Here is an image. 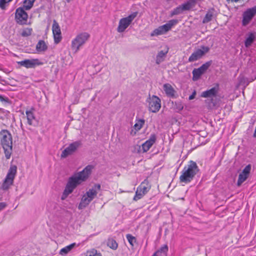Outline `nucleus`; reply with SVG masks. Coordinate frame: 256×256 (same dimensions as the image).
<instances>
[{
	"instance_id": "f257e3e1",
	"label": "nucleus",
	"mask_w": 256,
	"mask_h": 256,
	"mask_svg": "<svg viewBox=\"0 0 256 256\" xmlns=\"http://www.w3.org/2000/svg\"><path fill=\"white\" fill-rule=\"evenodd\" d=\"M93 168L92 166L88 165L82 171L75 174L68 178L62 196V200L66 198L78 185L88 178Z\"/></svg>"
},
{
	"instance_id": "f03ea898",
	"label": "nucleus",
	"mask_w": 256,
	"mask_h": 256,
	"mask_svg": "<svg viewBox=\"0 0 256 256\" xmlns=\"http://www.w3.org/2000/svg\"><path fill=\"white\" fill-rule=\"evenodd\" d=\"M198 170L196 162L190 161L182 170V174L180 177V182L185 184L190 182Z\"/></svg>"
},
{
	"instance_id": "7ed1b4c3",
	"label": "nucleus",
	"mask_w": 256,
	"mask_h": 256,
	"mask_svg": "<svg viewBox=\"0 0 256 256\" xmlns=\"http://www.w3.org/2000/svg\"><path fill=\"white\" fill-rule=\"evenodd\" d=\"M1 144L6 158H10L12 152V136L8 130H2L0 132Z\"/></svg>"
},
{
	"instance_id": "20e7f679",
	"label": "nucleus",
	"mask_w": 256,
	"mask_h": 256,
	"mask_svg": "<svg viewBox=\"0 0 256 256\" xmlns=\"http://www.w3.org/2000/svg\"><path fill=\"white\" fill-rule=\"evenodd\" d=\"M90 35L86 32H83L78 34L72 42V48L76 52L81 46L84 45L88 40Z\"/></svg>"
},
{
	"instance_id": "39448f33",
	"label": "nucleus",
	"mask_w": 256,
	"mask_h": 256,
	"mask_svg": "<svg viewBox=\"0 0 256 256\" xmlns=\"http://www.w3.org/2000/svg\"><path fill=\"white\" fill-rule=\"evenodd\" d=\"M138 12H134L128 16L120 20L117 30L118 32H124L130 24L132 20L138 15Z\"/></svg>"
},
{
	"instance_id": "423d86ee",
	"label": "nucleus",
	"mask_w": 256,
	"mask_h": 256,
	"mask_svg": "<svg viewBox=\"0 0 256 256\" xmlns=\"http://www.w3.org/2000/svg\"><path fill=\"white\" fill-rule=\"evenodd\" d=\"M24 8L20 7L18 8L15 12V20L19 24H26L27 23L28 14L25 12Z\"/></svg>"
},
{
	"instance_id": "0eeeda50",
	"label": "nucleus",
	"mask_w": 256,
	"mask_h": 256,
	"mask_svg": "<svg viewBox=\"0 0 256 256\" xmlns=\"http://www.w3.org/2000/svg\"><path fill=\"white\" fill-rule=\"evenodd\" d=\"M16 172V166L10 168L6 176L2 186V190H8L10 186L12 184Z\"/></svg>"
},
{
	"instance_id": "6e6552de",
	"label": "nucleus",
	"mask_w": 256,
	"mask_h": 256,
	"mask_svg": "<svg viewBox=\"0 0 256 256\" xmlns=\"http://www.w3.org/2000/svg\"><path fill=\"white\" fill-rule=\"evenodd\" d=\"M256 14V6L247 9L242 14V25L246 26Z\"/></svg>"
},
{
	"instance_id": "1a4fd4ad",
	"label": "nucleus",
	"mask_w": 256,
	"mask_h": 256,
	"mask_svg": "<svg viewBox=\"0 0 256 256\" xmlns=\"http://www.w3.org/2000/svg\"><path fill=\"white\" fill-rule=\"evenodd\" d=\"M148 109L152 112H158L161 107V100L156 96H152L148 100Z\"/></svg>"
},
{
	"instance_id": "9d476101",
	"label": "nucleus",
	"mask_w": 256,
	"mask_h": 256,
	"mask_svg": "<svg viewBox=\"0 0 256 256\" xmlns=\"http://www.w3.org/2000/svg\"><path fill=\"white\" fill-rule=\"evenodd\" d=\"M210 50L208 46H202L201 48L194 51L188 58L190 62H193L200 58L204 54Z\"/></svg>"
},
{
	"instance_id": "9b49d317",
	"label": "nucleus",
	"mask_w": 256,
	"mask_h": 256,
	"mask_svg": "<svg viewBox=\"0 0 256 256\" xmlns=\"http://www.w3.org/2000/svg\"><path fill=\"white\" fill-rule=\"evenodd\" d=\"M81 142L80 141H76L70 144L66 148L61 154V158H65L68 156L72 154L80 146Z\"/></svg>"
},
{
	"instance_id": "f8f14e48",
	"label": "nucleus",
	"mask_w": 256,
	"mask_h": 256,
	"mask_svg": "<svg viewBox=\"0 0 256 256\" xmlns=\"http://www.w3.org/2000/svg\"><path fill=\"white\" fill-rule=\"evenodd\" d=\"M52 30L54 43L58 44L61 41L62 37L60 27L56 20L53 21Z\"/></svg>"
},
{
	"instance_id": "ddd939ff",
	"label": "nucleus",
	"mask_w": 256,
	"mask_h": 256,
	"mask_svg": "<svg viewBox=\"0 0 256 256\" xmlns=\"http://www.w3.org/2000/svg\"><path fill=\"white\" fill-rule=\"evenodd\" d=\"M251 170L250 164L247 165L238 176L237 185L239 186L248 178Z\"/></svg>"
},
{
	"instance_id": "4468645a",
	"label": "nucleus",
	"mask_w": 256,
	"mask_h": 256,
	"mask_svg": "<svg viewBox=\"0 0 256 256\" xmlns=\"http://www.w3.org/2000/svg\"><path fill=\"white\" fill-rule=\"evenodd\" d=\"M18 64L21 66L26 67L27 68H34L37 66H40L42 64L38 59H31L25 60L18 62Z\"/></svg>"
},
{
	"instance_id": "2eb2a0df",
	"label": "nucleus",
	"mask_w": 256,
	"mask_h": 256,
	"mask_svg": "<svg viewBox=\"0 0 256 256\" xmlns=\"http://www.w3.org/2000/svg\"><path fill=\"white\" fill-rule=\"evenodd\" d=\"M100 189V184H96L91 188H90L86 192L85 194L87 197L92 200L96 197L98 191H99Z\"/></svg>"
},
{
	"instance_id": "dca6fc26",
	"label": "nucleus",
	"mask_w": 256,
	"mask_h": 256,
	"mask_svg": "<svg viewBox=\"0 0 256 256\" xmlns=\"http://www.w3.org/2000/svg\"><path fill=\"white\" fill-rule=\"evenodd\" d=\"M218 86H214L210 90L203 92L201 94V96L205 98L215 97L218 92Z\"/></svg>"
},
{
	"instance_id": "f3484780",
	"label": "nucleus",
	"mask_w": 256,
	"mask_h": 256,
	"mask_svg": "<svg viewBox=\"0 0 256 256\" xmlns=\"http://www.w3.org/2000/svg\"><path fill=\"white\" fill-rule=\"evenodd\" d=\"M156 136L155 134H152L150 138L147 140L142 146V149L144 152L148 151L154 144L156 142Z\"/></svg>"
},
{
	"instance_id": "a211bd4d",
	"label": "nucleus",
	"mask_w": 256,
	"mask_h": 256,
	"mask_svg": "<svg viewBox=\"0 0 256 256\" xmlns=\"http://www.w3.org/2000/svg\"><path fill=\"white\" fill-rule=\"evenodd\" d=\"M256 38V32H250L246 34V38L244 41V46L246 48L250 47Z\"/></svg>"
},
{
	"instance_id": "6ab92c4d",
	"label": "nucleus",
	"mask_w": 256,
	"mask_h": 256,
	"mask_svg": "<svg viewBox=\"0 0 256 256\" xmlns=\"http://www.w3.org/2000/svg\"><path fill=\"white\" fill-rule=\"evenodd\" d=\"M163 89L167 96L170 98H174V96L176 91L170 84H164Z\"/></svg>"
},
{
	"instance_id": "aec40b11",
	"label": "nucleus",
	"mask_w": 256,
	"mask_h": 256,
	"mask_svg": "<svg viewBox=\"0 0 256 256\" xmlns=\"http://www.w3.org/2000/svg\"><path fill=\"white\" fill-rule=\"evenodd\" d=\"M168 49L166 48L164 50L160 51L156 56V64H159L162 62L168 52Z\"/></svg>"
},
{
	"instance_id": "412c9836",
	"label": "nucleus",
	"mask_w": 256,
	"mask_h": 256,
	"mask_svg": "<svg viewBox=\"0 0 256 256\" xmlns=\"http://www.w3.org/2000/svg\"><path fill=\"white\" fill-rule=\"evenodd\" d=\"M168 32L165 26L164 25L160 26L154 30L150 34V36H157L159 35H162Z\"/></svg>"
},
{
	"instance_id": "4be33fe9",
	"label": "nucleus",
	"mask_w": 256,
	"mask_h": 256,
	"mask_svg": "<svg viewBox=\"0 0 256 256\" xmlns=\"http://www.w3.org/2000/svg\"><path fill=\"white\" fill-rule=\"evenodd\" d=\"M34 109L32 108L31 110H27L26 112L28 123L30 125H32L34 123V122L36 120V117L34 113Z\"/></svg>"
},
{
	"instance_id": "5701e85b",
	"label": "nucleus",
	"mask_w": 256,
	"mask_h": 256,
	"mask_svg": "<svg viewBox=\"0 0 256 256\" xmlns=\"http://www.w3.org/2000/svg\"><path fill=\"white\" fill-rule=\"evenodd\" d=\"M92 201L89 198L87 197L84 194L81 200V201L78 205V208L79 210H82L86 208L89 204Z\"/></svg>"
},
{
	"instance_id": "b1692460",
	"label": "nucleus",
	"mask_w": 256,
	"mask_h": 256,
	"mask_svg": "<svg viewBox=\"0 0 256 256\" xmlns=\"http://www.w3.org/2000/svg\"><path fill=\"white\" fill-rule=\"evenodd\" d=\"M140 190L146 194L150 189V185L148 182L145 180L138 187Z\"/></svg>"
},
{
	"instance_id": "393cba45",
	"label": "nucleus",
	"mask_w": 256,
	"mask_h": 256,
	"mask_svg": "<svg viewBox=\"0 0 256 256\" xmlns=\"http://www.w3.org/2000/svg\"><path fill=\"white\" fill-rule=\"evenodd\" d=\"M196 2V0H188L186 2L180 5L184 11L190 10L191 8L194 6Z\"/></svg>"
},
{
	"instance_id": "a878e982",
	"label": "nucleus",
	"mask_w": 256,
	"mask_h": 256,
	"mask_svg": "<svg viewBox=\"0 0 256 256\" xmlns=\"http://www.w3.org/2000/svg\"><path fill=\"white\" fill-rule=\"evenodd\" d=\"M168 251V246L166 244H164L160 250L155 252L152 256H165Z\"/></svg>"
},
{
	"instance_id": "bb28decb",
	"label": "nucleus",
	"mask_w": 256,
	"mask_h": 256,
	"mask_svg": "<svg viewBox=\"0 0 256 256\" xmlns=\"http://www.w3.org/2000/svg\"><path fill=\"white\" fill-rule=\"evenodd\" d=\"M238 80L240 86L246 87L249 83L254 80L250 81L247 78L244 77V76L240 75L238 78Z\"/></svg>"
},
{
	"instance_id": "cd10ccee",
	"label": "nucleus",
	"mask_w": 256,
	"mask_h": 256,
	"mask_svg": "<svg viewBox=\"0 0 256 256\" xmlns=\"http://www.w3.org/2000/svg\"><path fill=\"white\" fill-rule=\"evenodd\" d=\"M145 120L142 118H138L137 117L136 118V124L134 126V128L136 131L140 130L144 126Z\"/></svg>"
},
{
	"instance_id": "c85d7f7f",
	"label": "nucleus",
	"mask_w": 256,
	"mask_h": 256,
	"mask_svg": "<svg viewBox=\"0 0 256 256\" xmlns=\"http://www.w3.org/2000/svg\"><path fill=\"white\" fill-rule=\"evenodd\" d=\"M48 47L45 42L42 40H40L36 46V50L38 52H42L46 51Z\"/></svg>"
},
{
	"instance_id": "c756f323",
	"label": "nucleus",
	"mask_w": 256,
	"mask_h": 256,
	"mask_svg": "<svg viewBox=\"0 0 256 256\" xmlns=\"http://www.w3.org/2000/svg\"><path fill=\"white\" fill-rule=\"evenodd\" d=\"M192 74V80L194 81L198 80L201 76L204 74L199 68H198L194 69Z\"/></svg>"
},
{
	"instance_id": "7c9ffc66",
	"label": "nucleus",
	"mask_w": 256,
	"mask_h": 256,
	"mask_svg": "<svg viewBox=\"0 0 256 256\" xmlns=\"http://www.w3.org/2000/svg\"><path fill=\"white\" fill-rule=\"evenodd\" d=\"M75 245V243H73L70 244L69 246H68L62 248L60 252V254L61 255L66 254L69 252H70L72 250V248H74Z\"/></svg>"
},
{
	"instance_id": "2f4dec72",
	"label": "nucleus",
	"mask_w": 256,
	"mask_h": 256,
	"mask_svg": "<svg viewBox=\"0 0 256 256\" xmlns=\"http://www.w3.org/2000/svg\"><path fill=\"white\" fill-rule=\"evenodd\" d=\"M36 0H24V8L25 10H30L33 6Z\"/></svg>"
},
{
	"instance_id": "473e14b6",
	"label": "nucleus",
	"mask_w": 256,
	"mask_h": 256,
	"mask_svg": "<svg viewBox=\"0 0 256 256\" xmlns=\"http://www.w3.org/2000/svg\"><path fill=\"white\" fill-rule=\"evenodd\" d=\"M178 22V20H169L166 24H164V26L168 32Z\"/></svg>"
},
{
	"instance_id": "72a5a7b5",
	"label": "nucleus",
	"mask_w": 256,
	"mask_h": 256,
	"mask_svg": "<svg viewBox=\"0 0 256 256\" xmlns=\"http://www.w3.org/2000/svg\"><path fill=\"white\" fill-rule=\"evenodd\" d=\"M146 194H144V192H142L140 189H139L138 188H137L136 190V194L134 196V197L133 200L134 201H137L138 200H140Z\"/></svg>"
},
{
	"instance_id": "f704fd0d",
	"label": "nucleus",
	"mask_w": 256,
	"mask_h": 256,
	"mask_svg": "<svg viewBox=\"0 0 256 256\" xmlns=\"http://www.w3.org/2000/svg\"><path fill=\"white\" fill-rule=\"evenodd\" d=\"M213 18V13L212 12H208L202 20L204 24L210 22Z\"/></svg>"
},
{
	"instance_id": "c9c22d12",
	"label": "nucleus",
	"mask_w": 256,
	"mask_h": 256,
	"mask_svg": "<svg viewBox=\"0 0 256 256\" xmlns=\"http://www.w3.org/2000/svg\"><path fill=\"white\" fill-rule=\"evenodd\" d=\"M86 256H102V255L96 250L93 248L86 252Z\"/></svg>"
},
{
	"instance_id": "e433bc0d",
	"label": "nucleus",
	"mask_w": 256,
	"mask_h": 256,
	"mask_svg": "<svg viewBox=\"0 0 256 256\" xmlns=\"http://www.w3.org/2000/svg\"><path fill=\"white\" fill-rule=\"evenodd\" d=\"M32 28H26L23 30L21 34V35L23 37H26V36H30L32 34Z\"/></svg>"
},
{
	"instance_id": "4c0bfd02",
	"label": "nucleus",
	"mask_w": 256,
	"mask_h": 256,
	"mask_svg": "<svg viewBox=\"0 0 256 256\" xmlns=\"http://www.w3.org/2000/svg\"><path fill=\"white\" fill-rule=\"evenodd\" d=\"M126 238L130 243V244L133 246H134V244L136 242V238L134 236H132L130 234H127L126 235Z\"/></svg>"
},
{
	"instance_id": "58836bf2",
	"label": "nucleus",
	"mask_w": 256,
	"mask_h": 256,
	"mask_svg": "<svg viewBox=\"0 0 256 256\" xmlns=\"http://www.w3.org/2000/svg\"><path fill=\"white\" fill-rule=\"evenodd\" d=\"M183 10L182 8V6L180 5L176 7L171 12V16H173L174 15H178L183 12Z\"/></svg>"
},
{
	"instance_id": "ea45409f",
	"label": "nucleus",
	"mask_w": 256,
	"mask_h": 256,
	"mask_svg": "<svg viewBox=\"0 0 256 256\" xmlns=\"http://www.w3.org/2000/svg\"><path fill=\"white\" fill-rule=\"evenodd\" d=\"M210 64H211L210 62H206L205 64H203L199 68L200 69V70L202 72V73L204 74L206 71V70L210 66Z\"/></svg>"
},
{
	"instance_id": "a19ab883",
	"label": "nucleus",
	"mask_w": 256,
	"mask_h": 256,
	"mask_svg": "<svg viewBox=\"0 0 256 256\" xmlns=\"http://www.w3.org/2000/svg\"><path fill=\"white\" fill-rule=\"evenodd\" d=\"M174 109L177 112H180L182 110L184 106L182 102H176L174 106Z\"/></svg>"
},
{
	"instance_id": "79ce46f5",
	"label": "nucleus",
	"mask_w": 256,
	"mask_h": 256,
	"mask_svg": "<svg viewBox=\"0 0 256 256\" xmlns=\"http://www.w3.org/2000/svg\"><path fill=\"white\" fill-rule=\"evenodd\" d=\"M108 245L113 250H116L118 248V244L115 240H112L108 242Z\"/></svg>"
},
{
	"instance_id": "37998d69",
	"label": "nucleus",
	"mask_w": 256,
	"mask_h": 256,
	"mask_svg": "<svg viewBox=\"0 0 256 256\" xmlns=\"http://www.w3.org/2000/svg\"><path fill=\"white\" fill-rule=\"evenodd\" d=\"M6 3V0H0V8L2 9H4Z\"/></svg>"
},
{
	"instance_id": "c03bdc74",
	"label": "nucleus",
	"mask_w": 256,
	"mask_h": 256,
	"mask_svg": "<svg viewBox=\"0 0 256 256\" xmlns=\"http://www.w3.org/2000/svg\"><path fill=\"white\" fill-rule=\"evenodd\" d=\"M196 91L194 90L192 92V94L188 98L189 100H192L194 99L196 96Z\"/></svg>"
},
{
	"instance_id": "a18cd8bd",
	"label": "nucleus",
	"mask_w": 256,
	"mask_h": 256,
	"mask_svg": "<svg viewBox=\"0 0 256 256\" xmlns=\"http://www.w3.org/2000/svg\"><path fill=\"white\" fill-rule=\"evenodd\" d=\"M6 204L5 202H0V210H3L6 206Z\"/></svg>"
},
{
	"instance_id": "49530a36",
	"label": "nucleus",
	"mask_w": 256,
	"mask_h": 256,
	"mask_svg": "<svg viewBox=\"0 0 256 256\" xmlns=\"http://www.w3.org/2000/svg\"><path fill=\"white\" fill-rule=\"evenodd\" d=\"M240 0H226V1L228 2H230V1H231L232 2H238Z\"/></svg>"
},
{
	"instance_id": "de8ad7c7",
	"label": "nucleus",
	"mask_w": 256,
	"mask_h": 256,
	"mask_svg": "<svg viewBox=\"0 0 256 256\" xmlns=\"http://www.w3.org/2000/svg\"><path fill=\"white\" fill-rule=\"evenodd\" d=\"M0 99L2 100L4 99V98L2 96H0Z\"/></svg>"
}]
</instances>
